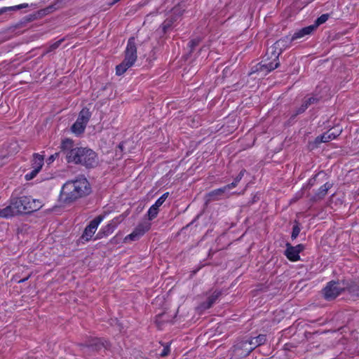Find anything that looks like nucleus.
I'll list each match as a JSON object with an SVG mask.
<instances>
[{"instance_id": "obj_1", "label": "nucleus", "mask_w": 359, "mask_h": 359, "mask_svg": "<svg viewBox=\"0 0 359 359\" xmlns=\"http://www.w3.org/2000/svg\"><path fill=\"white\" fill-rule=\"evenodd\" d=\"M61 149L69 163L81 165L87 168H94L98 164L97 155L93 150L86 147H75L71 139L63 140Z\"/></svg>"}, {"instance_id": "obj_2", "label": "nucleus", "mask_w": 359, "mask_h": 359, "mask_svg": "<svg viewBox=\"0 0 359 359\" xmlns=\"http://www.w3.org/2000/svg\"><path fill=\"white\" fill-rule=\"evenodd\" d=\"M91 192L90 185L86 178L79 177L69 180L62 187L60 198L62 202L70 204L85 197Z\"/></svg>"}, {"instance_id": "obj_3", "label": "nucleus", "mask_w": 359, "mask_h": 359, "mask_svg": "<svg viewBox=\"0 0 359 359\" xmlns=\"http://www.w3.org/2000/svg\"><path fill=\"white\" fill-rule=\"evenodd\" d=\"M280 54L281 53H279L278 48H275V45L273 44L267 49L264 56L265 59L255 67V69L252 72H262L266 74L278 68L280 65L279 56Z\"/></svg>"}, {"instance_id": "obj_4", "label": "nucleus", "mask_w": 359, "mask_h": 359, "mask_svg": "<svg viewBox=\"0 0 359 359\" xmlns=\"http://www.w3.org/2000/svg\"><path fill=\"white\" fill-rule=\"evenodd\" d=\"M137 47L134 37H130L127 43L125 50V57L123 62L116 66V73L120 76L123 74L130 67H131L137 60Z\"/></svg>"}, {"instance_id": "obj_5", "label": "nucleus", "mask_w": 359, "mask_h": 359, "mask_svg": "<svg viewBox=\"0 0 359 359\" xmlns=\"http://www.w3.org/2000/svg\"><path fill=\"white\" fill-rule=\"evenodd\" d=\"M13 200L19 214L30 213L39 210L42 206L39 200L33 199L30 196L13 198Z\"/></svg>"}, {"instance_id": "obj_6", "label": "nucleus", "mask_w": 359, "mask_h": 359, "mask_svg": "<svg viewBox=\"0 0 359 359\" xmlns=\"http://www.w3.org/2000/svg\"><path fill=\"white\" fill-rule=\"evenodd\" d=\"M324 297L327 300H332L336 298L344 290V280L330 281L324 288Z\"/></svg>"}, {"instance_id": "obj_7", "label": "nucleus", "mask_w": 359, "mask_h": 359, "mask_svg": "<svg viewBox=\"0 0 359 359\" xmlns=\"http://www.w3.org/2000/svg\"><path fill=\"white\" fill-rule=\"evenodd\" d=\"M109 343L104 339L94 338L86 344H81V350L84 353H90L92 351H98L101 348H108Z\"/></svg>"}, {"instance_id": "obj_8", "label": "nucleus", "mask_w": 359, "mask_h": 359, "mask_svg": "<svg viewBox=\"0 0 359 359\" xmlns=\"http://www.w3.org/2000/svg\"><path fill=\"white\" fill-rule=\"evenodd\" d=\"M44 162V156L39 154L35 153L33 154V158L32 160V170L30 173L25 175V178L27 180H32L36 177V175L41 170Z\"/></svg>"}, {"instance_id": "obj_9", "label": "nucleus", "mask_w": 359, "mask_h": 359, "mask_svg": "<svg viewBox=\"0 0 359 359\" xmlns=\"http://www.w3.org/2000/svg\"><path fill=\"white\" fill-rule=\"evenodd\" d=\"M103 219L104 216L99 215L90 221L89 224L85 228L84 231L81 236V238L86 241H90L95 233L98 225Z\"/></svg>"}, {"instance_id": "obj_10", "label": "nucleus", "mask_w": 359, "mask_h": 359, "mask_svg": "<svg viewBox=\"0 0 359 359\" xmlns=\"http://www.w3.org/2000/svg\"><path fill=\"white\" fill-rule=\"evenodd\" d=\"M304 249V247L302 244L292 246L290 243H286L285 255L289 260L296 262L300 259L299 253L303 251Z\"/></svg>"}, {"instance_id": "obj_11", "label": "nucleus", "mask_w": 359, "mask_h": 359, "mask_svg": "<svg viewBox=\"0 0 359 359\" xmlns=\"http://www.w3.org/2000/svg\"><path fill=\"white\" fill-rule=\"evenodd\" d=\"M253 350L254 348L248 339L242 340L234 346V351L241 357L248 355Z\"/></svg>"}, {"instance_id": "obj_12", "label": "nucleus", "mask_w": 359, "mask_h": 359, "mask_svg": "<svg viewBox=\"0 0 359 359\" xmlns=\"http://www.w3.org/2000/svg\"><path fill=\"white\" fill-rule=\"evenodd\" d=\"M151 227V224L148 222L142 223L137 225L134 231L129 235H128L125 240L136 241L140 238V236L144 234L145 232L148 231Z\"/></svg>"}, {"instance_id": "obj_13", "label": "nucleus", "mask_w": 359, "mask_h": 359, "mask_svg": "<svg viewBox=\"0 0 359 359\" xmlns=\"http://www.w3.org/2000/svg\"><path fill=\"white\" fill-rule=\"evenodd\" d=\"M222 294L221 290H215L207 299L205 302H202L198 309L201 311L208 309L212 306L218 300Z\"/></svg>"}, {"instance_id": "obj_14", "label": "nucleus", "mask_w": 359, "mask_h": 359, "mask_svg": "<svg viewBox=\"0 0 359 359\" xmlns=\"http://www.w3.org/2000/svg\"><path fill=\"white\" fill-rule=\"evenodd\" d=\"M344 290H347L353 299L359 297V282L344 280Z\"/></svg>"}, {"instance_id": "obj_15", "label": "nucleus", "mask_w": 359, "mask_h": 359, "mask_svg": "<svg viewBox=\"0 0 359 359\" xmlns=\"http://www.w3.org/2000/svg\"><path fill=\"white\" fill-rule=\"evenodd\" d=\"M17 210H18L15 208V205H14L13 200L11 198L9 205L3 209H0V217L8 218L20 215Z\"/></svg>"}, {"instance_id": "obj_16", "label": "nucleus", "mask_w": 359, "mask_h": 359, "mask_svg": "<svg viewBox=\"0 0 359 359\" xmlns=\"http://www.w3.org/2000/svg\"><path fill=\"white\" fill-rule=\"evenodd\" d=\"M337 136L338 134H334V132L330 130L321 135L316 137L314 140V144H316V147H318L320 143L328 142L335 139Z\"/></svg>"}, {"instance_id": "obj_17", "label": "nucleus", "mask_w": 359, "mask_h": 359, "mask_svg": "<svg viewBox=\"0 0 359 359\" xmlns=\"http://www.w3.org/2000/svg\"><path fill=\"white\" fill-rule=\"evenodd\" d=\"M316 27L313 25H309L308 27H304L297 32H296L291 37L292 40H296L300 38H302L306 35L311 34L314 30Z\"/></svg>"}, {"instance_id": "obj_18", "label": "nucleus", "mask_w": 359, "mask_h": 359, "mask_svg": "<svg viewBox=\"0 0 359 359\" xmlns=\"http://www.w3.org/2000/svg\"><path fill=\"white\" fill-rule=\"evenodd\" d=\"M316 27L313 25H309L308 27H304L297 32H296L291 37L292 40H296L300 38H302L306 35L311 34L314 30Z\"/></svg>"}, {"instance_id": "obj_19", "label": "nucleus", "mask_w": 359, "mask_h": 359, "mask_svg": "<svg viewBox=\"0 0 359 359\" xmlns=\"http://www.w3.org/2000/svg\"><path fill=\"white\" fill-rule=\"evenodd\" d=\"M316 27L313 25H309L308 27H304L297 32H296L291 37L292 40H296L300 38H302L306 35L311 34L314 30Z\"/></svg>"}, {"instance_id": "obj_20", "label": "nucleus", "mask_w": 359, "mask_h": 359, "mask_svg": "<svg viewBox=\"0 0 359 359\" xmlns=\"http://www.w3.org/2000/svg\"><path fill=\"white\" fill-rule=\"evenodd\" d=\"M65 0H56L52 4L41 10V12L43 15H47L53 13V11L62 8L65 6Z\"/></svg>"}, {"instance_id": "obj_21", "label": "nucleus", "mask_w": 359, "mask_h": 359, "mask_svg": "<svg viewBox=\"0 0 359 359\" xmlns=\"http://www.w3.org/2000/svg\"><path fill=\"white\" fill-rule=\"evenodd\" d=\"M292 41L291 38L286 36L278 40L273 45H275V48H278L279 53H282L283 51L290 46Z\"/></svg>"}, {"instance_id": "obj_22", "label": "nucleus", "mask_w": 359, "mask_h": 359, "mask_svg": "<svg viewBox=\"0 0 359 359\" xmlns=\"http://www.w3.org/2000/svg\"><path fill=\"white\" fill-rule=\"evenodd\" d=\"M332 184L329 182H326L325 184L321 186L314 195L313 200L317 201L323 198L326 196L327 191L332 187Z\"/></svg>"}, {"instance_id": "obj_23", "label": "nucleus", "mask_w": 359, "mask_h": 359, "mask_svg": "<svg viewBox=\"0 0 359 359\" xmlns=\"http://www.w3.org/2000/svg\"><path fill=\"white\" fill-rule=\"evenodd\" d=\"M230 189H231L229 188V186H228L227 184L222 188L212 191L211 192H210L209 196L213 200H219L222 195L226 194Z\"/></svg>"}, {"instance_id": "obj_24", "label": "nucleus", "mask_w": 359, "mask_h": 359, "mask_svg": "<svg viewBox=\"0 0 359 359\" xmlns=\"http://www.w3.org/2000/svg\"><path fill=\"white\" fill-rule=\"evenodd\" d=\"M248 340L250 341L252 348L255 349L257 346L265 344L266 341V336L265 334H259L258 336L252 337Z\"/></svg>"}, {"instance_id": "obj_25", "label": "nucleus", "mask_w": 359, "mask_h": 359, "mask_svg": "<svg viewBox=\"0 0 359 359\" xmlns=\"http://www.w3.org/2000/svg\"><path fill=\"white\" fill-rule=\"evenodd\" d=\"M91 116V113L89 109L87 108H83L79 113V117L76 121L83 123L86 126L88 123L90 118Z\"/></svg>"}, {"instance_id": "obj_26", "label": "nucleus", "mask_w": 359, "mask_h": 359, "mask_svg": "<svg viewBox=\"0 0 359 359\" xmlns=\"http://www.w3.org/2000/svg\"><path fill=\"white\" fill-rule=\"evenodd\" d=\"M27 7H29L28 4H22L13 6L3 7L0 8V15L8 11H16L22 8H26Z\"/></svg>"}, {"instance_id": "obj_27", "label": "nucleus", "mask_w": 359, "mask_h": 359, "mask_svg": "<svg viewBox=\"0 0 359 359\" xmlns=\"http://www.w3.org/2000/svg\"><path fill=\"white\" fill-rule=\"evenodd\" d=\"M86 127V126L83 123L76 121L72 126V131L75 134L80 135L84 132Z\"/></svg>"}, {"instance_id": "obj_28", "label": "nucleus", "mask_w": 359, "mask_h": 359, "mask_svg": "<svg viewBox=\"0 0 359 359\" xmlns=\"http://www.w3.org/2000/svg\"><path fill=\"white\" fill-rule=\"evenodd\" d=\"M116 226L113 224H108L106 225L103 229L100 230V231L97 234V237L101 238L103 236H108L109 234L111 233Z\"/></svg>"}, {"instance_id": "obj_29", "label": "nucleus", "mask_w": 359, "mask_h": 359, "mask_svg": "<svg viewBox=\"0 0 359 359\" xmlns=\"http://www.w3.org/2000/svg\"><path fill=\"white\" fill-rule=\"evenodd\" d=\"M158 206H155V204L151 205L150 208L148 210L147 215L149 220H152L154 219L158 212Z\"/></svg>"}, {"instance_id": "obj_30", "label": "nucleus", "mask_w": 359, "mask_h": 359, "mask_svg": "<svg viewBox=\"0 0 359 359\" xmlns=\"http://www.w3.org/2000/svg\"><path fill=\"white\" fill-rule=\"evenodd\" d=\"M245 170H242L239 174L236 176V177L234 179L233 182L231 184H229L228 186H229V188L230 189H233L234 187H236L237 186V184H238V182L241 180V179L243 178V175H244V173H245Z\"/></svg>"}, {"instance_id": "obj_31", "label": "nucleus", "mask_w": 359, "mask_h": 359, "mask_svg": "<svg viewBox=\"0 0 359 359\" xmlns=\"http://www.w3.org/2000/svg\"><path fill=\"white\" fill-rule=\"evenodd\" d=\"M176 20L175 18H167L162 24V28L164 32H165Z\"/></svg>"}, {"instance_id": "obj_32", "label": "nucleus", "mask_w": 359, "mask_h": 359, "mask_svg": "<svg viewBox=\"0 0 359 359\" xmlns=\"http://www.w3.org/2000/svg\"><path fill=\"white\" fill-rule=\"evenodd\" d=\"M328 18H329V15L328 14H323L319 18H318L316 19V20L315 21V23L313 24V25L315 26L316 29L320 25L323 24L324 22H325L328 20Z\"/></svg>"}, {"instance_id": "obj_33", "label": "nucleus", "mask_w": 359, "mask_h": 359, "mask_svg": "<svg viewBox=\"0 0 359 359\" xmlns=\"http://www.w3.org/2000/svg\"><path fill=\"white\" fill-rule=\"evenodd\" d=\"M301 229L299 226L298 222H296V224L293 226L292 232L291 235V238L292 240H294L299 234Z\"/></svg>"}, {"instance_id": "obj_34", "label": "nucleus", "mask_w": 359, "mask_h": 359, "mask_svg": "<svg viewBox=\"0 0 359 359\" xmlns=\"http://www.w3.org/2000/svg\"><path fill=\"white\" fill-rule=\"evenodd\" d=\"M168 192L163 194L157 201H156L155 206L160 207L165 201L168 196Z\"/></svg>"}, {"instance_id": "obj_35", "label": "nucleus", "mask_w": 359, "mask_h": 359, "mask_svg": "<svg viewBox=\"0 0 359 359\" xmlns=\"http://www.w3.org/2000/svg\"><path fill=\"white\" fill-rule=\"evenodd\" d=\"M61 42H62V40H59V41L55 42L54 43H53L52 45H50L47 50V53L51 52V51L57 49L60 46Z\"/></svg>"}, {"instance_id": "obj_36", "label": "nucleus", "mask_w": 359, "mask_h": 359, "mask_svg": "<svg viewBox=\"0 0 359 359\" xmlns=\"http://www.w3.org/2000/svg\"><path fill=\"white\" fill-rule=\"evenodd\" d=\"M170 346L168 344H166L164 347L161 353H160V355L161 357H166L170 353Z\"/></svg>"}, {"instance_id": "obj_37", "label": "nucleus", "mask_w": 359, "mask_h": 359, "mask_svg": "<svg viewBox=\"0 0 359 359\" xmlns=\"http://www.w3.org/2000/svg\"><path fill=\"white\" fill-rule=\"evenodd\" d=\"M62 154L63 155L62 152V149L60 148V151L59 152H56L54 154H52L49 158H48V161L49 163H52L55 161V159H56L57 157H59V156Z\"/></svg>"}, {"instance_id": "obj_38", "label": "nucleus", "mask_w": 359, "mask_h": 359, "mask_svg": "<svg viewBox=\"0 0 359 359\" xmlns=\"http://www.w3.org/2000/svg\"><path fill=\"white\" fill-rule=\"evenodd\" d=\"M309 106L312 104L316 103L318 101V98L316 97H311L304 100Z\"/></svg>"}, {"instance_id": "obj_39", "label": "nucleus", "mask_w": 359, "mask_h": 359, "mask_svg": "<svg viewBox=\"0 0 359 359\" xmlns=\"http://www.w3.org/2000/svg\"><path fill=\"white\" fill-rule=\"evenodd\" d=\"M316 177H317V175H315L313 177H312L309 180V183H308V186L309 187H312L314 184Z\"/></svg>"}, {"instance_id": "obj_40", "label": "nucleus", "mask_w": 359, "mask_h": 359, "mask_svg": "<svg viewBox=\"0 0 359 359\" xmlns=\"http://www.w3.org/2000/svg\"><path fill=\"white\" fill-rule=\"evenodd\" d=\"M164 316H165V314H164V313H162V314H159V315H158V316H156V323H157L158 325H159V324H160L161 320V318H163Z\"/></svg>"}, {"instance_id": "obj_41", "label": "nucleus", "mask_w": 359, "mask_h": 359, "mask_svg": "<svg viewBox=\"0 0 359 359\" xmlns=\"http://www.w3.org/2000/svg\"><path fill=\"white\" fill-rule=\"evenodd\" d=\"M157 12H152L146 16V20H149V18L151 15H156Z\"/></svg>"}, {"instance_id": "obj_42", "label": "nucleus", "mask_w": 359, "mask_h": 359, "mask_svg": "<svg viewBox=\"0 0 359 359\" xmlns=\"http://www.w3.org/2000/svg\"><path fill=\"white\" fill-rule=\"evenodd\" d=\"M309 105L305 101H304V102L301 107H303L306 110L309 107Z\"/></svg>"}, {"instance_id": "obj_43", "label": "nucleus", "mask_w": 359, "mask_h": 359, "mask_svg": "<svg viewBox=\"0 0 359 359\" xmlns=\"http://www.w3.org/2000/svg\"><path fill=\"white\" fill-rule=\"evenodd\" d=\"M304 111H305V109H304L303 107H300L297 109V114H302V113H303Z\"/></svg>"}, {"instance_id": "obj_44", "label": "nucleus", "mask_w": 359, "mask_h": 359, "mask_svg": "<svg viewBox=\"0 0 359 359\" xmlns=\"http://www.w3.org/2000/svg\"><path fill=\"white\" fill-rule=\"evenodd\" d=\"M190 43H191V48H193V47H194V46H196V45L198 44V43H197V42H196L195 41H191L190 42Z\"/></svg>"}, {"instance_id": "obj_45", "label": "nucleus", "mask_w": 359, "mask_h": 359, "mask_svg": "<svg viewBox=\"0 0 359 359\" xmlns=\"http://www.w3.org/2000/svg\"><path fill=\"white\" fill-rule=\"evenodd\" d=\"M30 277V275H29L27 277L23 278V279H21L20 280H18V283H23L25 281H26L27 280H28V278Z\"/></svg>"}, {"instance_id": "obj_46", "label": "nucleus", "mask_w": 359, "mask_h": 359, "mask_svg": "<svg viewBox=\"0 0 359 359\" xmlns=\"http://www.w3.org/2000/svg\"><path fill=\"white\" fill-rule=\"evenodd\" d=\"M118 147L122 150L123 149V145L122 144H119L118 145Z\"/></svg>"}, {"instance_id": "obj_47", "label": "nucleus", "mask_w": 359, "mask_h": 359, "mask_svg": "<svg viewBox=\"0 0 359 359\" xmlns=\"http://www.w3.org/2000/svg\"><path fill=\"white\" fill-rule=\"evenodd\" d=\"M334 134H338V136H339L340 134V132H334Z\"/></svg>"}]
</instances>
